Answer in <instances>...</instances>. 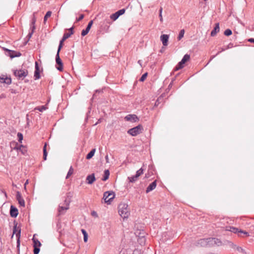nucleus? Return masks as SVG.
<instances>
[{"instance_id": "1", "label": "nucleus", "mask_w": 254, "mask_h": 254, "mask_svg": "<svg viewBox=\"0 0 254 254\" xmlns=\"http://www.w3.org/2000/svg\"><path fill=\"white\" fill-rule=\"evenodd\" d=\"M221 244V242L217 238H208L198 240L194 245L197 247H211L214 245L219 246Z\"/></svg>"}, {"instance_id": "2", "label": "nucleus", "mask_w": 254, "mask_h": 254, "mask_svg": "<svg viewBox=\"0 0 254 254\" xmlns=\"http://www.w3.org/2000/svg\"><path fill=\"white\" fill-rule=\"evenodd\" d=\"M225 230L226 231L233 232L235 234H237L239 237H248L249 236V233L248 232L243 231L241 229H239V228L234 227L233 226H226Z\"/></svg>"}, {"instance_id": "3", "label": "nucleus", "mask_w": 254, "mask_h": 254, "mask_svg": "<svg viewBox=\"0 0 254 254\" xmlns=\"http://www.w3.org/2000/svg\"><path fill=\"white\" fill-rule=\"evenodd\" d=\"M135 236L138 237L137 242L141 246L145 245L146 242L145 236L146 235V232L143 230H137L134 233Z\"/></svg>"}, {"instance_id": "4", "label": "nucleus", "mask_w": 254, "mask_h": 254, "mask_svg": "<svg viewBox=\"0 0 254 254\" xmlns=\"http://www.w3.org/2000/svg\"><path fill=\"white\" fill-rule=\"evenodd\" d=\"M118 212L120 216L125 220L127 218V204L125 203H121L118 207Z\"/></svg>"}, {"instance_id": "5", "label": "nucleus", "mask_w": 254, "mask_h": 254, "mask_svg": "<svg viewBox=\"0 0 254 254\" xmlns=\"http://www.w3.org/2000/svg\"><path fill=\"white\" fill-rule=\"evenodd\" d=\"M115 197V194L113 191H106L103 194V199L106 203L110 204Z\"/></svg>"}, {"instance_id": "6", "label": "nucleus", "mask_w": 254, "mask_h": 254, "mask_svg": "<svg viewBox=\"0 0 254 254\" xmlns=\"http://www.w3.org/2000/svg\"><path fill=\"white\" fill-rule=\"evenodd\" d=\"M143 130V126L141 125L133 127L128 130V134H129L132 136H135L141 133Z\"/></svg>"}, {"instance_id": "7", "label": "nucleus", "mask_w": 254, "mask_h": 254, "mask_svg": "<svg viewBox=\"0 0 254 254\" xmlns=\"http://www.w3.org/2000/svg\"><path fill=\"white\" fill-rule=\"evenodd\" d=\"M14 75L19 79H23L28 74V71L25 68H21L13 70Z\"/></svg>"}, {"instance_id": "8", "label": "nucleus", "mask_w": 254, "mask_h": 254, "mask_svg": "<svg viewBox=\"0 0 254 254\" xmlns=\"http://www.w3.org/2000/svg\"><path fill=\"white\" fill-rule=\"evenodd\" d=\"M59 53L60 52H57V54L56 56V62L57 64L56 68L59 71H62L63 70V64L61 59L60 58Z\"/></svg>"}, {"instance_id": "9", "label": "nucleus", "mask_w": 254, "mask_h": 254, "mask_svg": "<svg viewBox=\"0 0 254 254\" xmlns=\"http://www.w3.org/2000/svg\"><path fill=\"white\" fill-rule=\"evenodd\" d=\"M143 173V170L141 168L136 171V174L135 175L132 176L131 177H128V180H129V182L131 183L135 182L138 178Z\"/></svg>"}, {"instance_id": "10", "label": "nucleus", "mask_w": 254, "mask_h": 254, "mask_svg": "<svg viewBox=\"0 0 254 254\" xmlns=\"http://www.w3.org/2000/svg\"><path fill=\"white\" fill-rule=\"evenodd\" d=\"M64 206H61L60 205L58 208V212L59 214L60 215H62L64 214L65 211L68 209L69 208V202L67 201L66 200L64 202Z\"/></svg>"}, {"instance_id": "11", "label": "nucleus", "mask_w": 254, "mask_h": 254, "mask_svg": "<svg viewBox=\"0 0 254 254\" xmlns=\"http://www.w3.org/2000/svg\"><path fill=\"white\" fill-rule=\"evenodd\" d=\"M126 9L125 8L122 9L115 12L114 14H112L110 16V18L113 20H116L120 16L123 15L125 13Z\"/></svg>"}, {"instance_id": "12", "label": "nucleus", "mask_w": 254, "mask_h": 254, "mask_svg": "<svg viewBox=\"0 0 254 254\" xmlns=\"http://www.w3.org/2000/svg\"><path fill=\"white\" fill-rule=\"evenodd\" d=\"M169 38V35L167 34H163L160 36V40L164 46L168 45Z\"/></svg>"}, {"instance_id": "13", "label": "nucleus", "mask_w": 254, "mask_h": 254, "mask_svg": "<svg viewBox=\"0 0 254 254\" xmlns=\"http://www.w3.org/2000/svg\"><path fill=\"white\" fill-rule=\"evenodd\" d=\"M139 119L138 117L134 114H129L128 115V122H130L131 123H136L138 122Z\"/></svg>"}, {"instance_id": "14", "label": "nucleus", "mask_w": 254, "mask_h": 254, "mask_svg": "<svg viewBox=\"0 0 254 254\" xmlns=\"http://www.w3.org/2000/svg\"><path fill=\"white\" fill-rule=\"evenodd\" d=\"M40 68L38 65V64L37 62H35V70L34 72V75L35 80L38 79L40 78Z\"/></svg>"}, {"instance_id": "15", "label": "nucleus", "mask_w": 254, "mask_h": 254, "mask_svg": "<svg viewBox=\"0 0 254 254\" xmlns=\"http://www.w3.org/2000/svg\"><path fill=\"white\" fill-rule=\"evenodd\" d=\"M15 235L17 240V244L18 245H19V239H20V230L19 229V228L16 227V226L14 227L13 230V235Z\"/></svg>"}, {"instance_id": "16", "label": "nucleus", "mask_w": 254, "mask_h": 254, "mask_svg": "<svg viewBox=\"0 0 254 254\" xmlns=\"http://www.w3.org/2000/svg\"><path fill=\"white\" fill-rule=\"evenodd\" d=\"M95 180L96 179L94 174L88 175L86 179L87 184L89 185L92 184Z\"/></svg>"}, {"instance_id": "17", "label": "nucleus", "mask_w": 254, "mask_h": 254, "mask_svg": "<svg viewBox=\"0 0 254 254\" xmlns=\"http://www.w3.org/2000/svg\"><path fill=\"white\" fill-rule=\"evenodd\" d=\"M0 82L1 83H5L7 84H9L11 82V78L7 77L4 75L0 76Z\"/></svg>"}, {"instance_id": "18", "label": "nucleus", "mask_w": 254, "mask_h": 254, "mask_svg": "<svg viewBox=\"0 0 254 254\" xmlns=\"http://www.w3.org/2000/svg\"><path fill=\"white\" fill-rule=\"evenodd\" d=\"M157 183L156 181H154L153 182H152L151 184L149 185V186L147 187L146 190V192L148 193L150 191L153 190H154L156 187Z\"/></svg>"}, {"instance_id": "19", "label": "nucleus", "mask_w": 254, "mask_h": 254, "mask_svg": "<svg viewBox=\"0 0 254 254\" xmlns=\"http://www.w3.org/2000/svg\"><path fill=\"white\" fill-rule=\"evenodd\" d=\"M220 27L219 23H217L215 24V26L211 32V36L212 37L215 36L216 34L219 31Z\"/></svg>"}, {"instance_id": "20", "label": "nucleus", "mask_w": 254, "mask_h": 254, "mask_svg": "<svg viewBox=\"0 0 254 254\" xmlns=\"http://www.w3.org/2000/svg\"><path fill=\"white\" fill-rule=\"evenodd\" d=\"M16 198L17 200L18 201L19 204L22 206H24L25 205V202L24 199L22 198L20 193L19 192H17L16 194Z\"/></svg>"}, {"instance_id": "21", "label": "nucleus", "mask_w": 254, "mask_h": 254, "mask_svg": "<svg viewBox=\"0 0 254 254\" xmlns=\"http://www.w3.org/2000/svg\"><path fill=\"white\" fill-rule=\"evenodd\" d=\"M10 212L12 217H15L18 214L17 209L12 206H11Z\"/></svg>"}, {"instance_id": "22", "label": "nucleus", "mask_w": 254, "mask_h": 254, "mask_svg": "<svg viewBox=\"0 0 254 254\" xmlns=\"http://www.w3.org/2000/svg\"><path fill=\"white\" fill-rule=\"evenodd\" d=\"M185 64L184 63H182V61H181L177 65L175 66L174 68L175 71L179 70L182 68H183L184 67V65Z\"/></svg>"}, {"instance_id": "23", "label": "nucleus", "mask_w": 254, "mask_h": 254, "mask_svg": "<svg viewBox=\"0 0 254 254\" xmlns=\"http://www.w3.org/2000/svg\"><path fill=\"white\" fill-rule=\"evenodd\" d=\"M33 243H34V247H40L41 246V243L35 238V235H34L33 238L32 239Z\"/></svg>"}, {"instance_id": "24", "label": "nucleus", "mask_w": 254, "mask_h": 254, "mask_svg": "<svg viewBox=\"0 0 254 254\" xmlns=\"http://www.w3.org/2000/svg\"><path fill=\"white\" fill-rule=\"evenodd\" d=\"M18 152H20L22 154H25L27 152V149L25 146L23 145H21L19 146Z\"/></svg>"}, {"instance_id": "25", "label": "nucleus", "mask_w": 254, "mask_h": 254, "mask_svg": "<svg viewBox=\"0 0 254 254\" xmlns=\"http://www.w3.org/2000/svg\"><path fill=\"white\" fill-rule=\"evenodd\" d=\"M72 29L73 28H71L69 29L70 32L65 33L64 34L63 36L64 40H66V39L68 38L71 36V35L72 34Z\"/></svg>"}, {"instance_id": "26", "label": "nucleus", "mask_w": 254, "mask_h": 254, "mask_svg": "<svg viewBox=\"0 0 254 254\" xmlns=\"http://www.w3.org/2000/svg\"><path fill=\"white\" fill-rule=\"evenodd\" d=\"M109 175H110L109 171L108 170H105L104 171V176L102 179V180L104 181H106L109 178Z\"/></svg>"}, {"instance_id": "27", "label": "nucleus", "mask_w": 254, "mask_h": 254, "mask_svg": "<svg viewBox=\"0 0 254 254\" xmlns=\"http://www.w3.org/2000/svg\"><path fill=\"white\" fill-rule=\"evenodd\" d=\"M190 59V56L188 54H186L183 57V59H182V63H184V64H186L187 62H188Z\"/></svg>"}, {"instance_id": "28", "label": "nucleus", "mask_w": 254, "mask_h": 254, "mask_svg": "<svg viewBox=\"0 0 254 254\" xmlns=\"http://www.w3.org/2000/svg\"><path fill=\"white\" fill-rule=\"evenodd\" d=\"M95 149H93L86 156L87 159H91L94 155L95 152Z\"/></svg>"}, {"instance_id": "29", "label": "nucleus", "mask_w": 254, "mask_h": 254, "mask_svg": "<svg viewBox=\"0 0 254 254\" xmlns=\"http://www.w3.org/2000/svg\"><path fill=\"white\" fill-rule=\"evenodd\" d=\"M81 232L83 235V240L84 242H87L88 240V234L86 231L84 229L81 230Z\"/></svg>"}, {"instance_id": "30", "label": "nucleus", "mask_w": 254, "mask_h": 254, "mask_svg": "<svg viewBox=\"0 0 254 254\" xmlns=\"http://www.w3.org/2000/svg\"><path fill=\"white\" fill-rule=\"evenodd\" d=\"M163 98L162 97L160 96L159 97H158L155 103V106L157 107L159 106V105L163 101Z\"/></svg>"}, {"instance_id": "31", "label": "nucleus", "mask_w": 254, "mask_h": 254, "mask_svg": "<svg viewBox=\"0 0 254 254\" xmlns=\"http://www.w3.org/2000/svg\"><path fill=\"white\" fill-rule=\"evenodd\" d=\"M162 11H163V8H162V7H161L159 10V17L160 18V21L161 23H162L163 21V17H162Z\"/></svg>"}, {"instance_id": "32", "label": "nucleus", "mask_w": 254, "mask_h": 254, "mask_svg": "<svg viewBox=\"0 0 254 254\" xmlns=\"http://www.w3.org/2000/svg\"><path fill=\"white\" fill-rule=\"evenodd\" d=\"M184 33L185 30L184 29H182L180 31L179 36L178 37V40H180L184 37Z\"/></svg>"}, {"instance_id": "33", "label": "nucleus", "mask_w": 254, "mask_h": 254, "mask_svg": "<svg viewBox=\"0 0 254 254\" xmlns=\"http://www.w3.org/2000/svg\"><path fill=\"white\" fill-rule=\"evenodd\" d=\"M73 173V169L72 167H70L66 175V178L67 179L68 178H69L71 175H72Z\"/></svg>"}, {"instance_id": "34", "label": "nucleus", "mask_w": 254, "mask_h": 254, "mask_svg": "<svg viewBox=\"0 0 254 254\" xmlns=\"http://www.w3.org/2000/svg\"><path fill=\"white\" fill-rule=\"evenodd\" d=\"M147 72H145L144 73H143L141 76L140 77V78H139V80L141 82H143L144 81L145 79L147 77Z\"/></svg>"}, {"instance_id": "35", "label": "nucleus", "mask_w": 254, "mask_h": 254, "mask_svg": "<svg viewBox=\"0 0 254 254\" xmlns=\"http://www.w3.org/2000/svg\"><path fill=\"white\" fill-rule=\"evenodd\" d=\"M46 144H45L43 148V158L44 160H46L47 156V152L46 151Z\"/></svg>"}, {"instance_id": "36", "label": "nucleus", "mask_w": 254, "mask_h": 254, "mask_svg": "<svg viewBox=\"0 0 254 254\" xmlns=\"http://www.w3.org/2000/svg\"><path fill=\"white\" fill-rule=\"evenodd\" d=\"M224 34L225 36H229L232 34V32L231 29H227L225 30Z\"/></svg>"}, {"instance_id": "37", "label": "nucleus", "mask_w": 254, "mask_h": 254, "mask_svg": "<svg viewBox=\"0 0 254 254\" xmlns=\"http://www.w3.org/2000/svg\"><path fill=\"white\" fill-rule=\"evenodd\" d=\"M17 138H18V141L19 142V143H22V141L23 140V135L20 132H18L17 133Z\"/></svg>"}, {"instance_id": "38", "label": "nucleus", "mask_w": 254, "mask_h": 254, "mask_svg": "<svg viewBox=\"0 0 254 254\" xmlns=\"http://www.w3.org/2000/svg\"><path fill=\"white\" fill-rule=\"evenodd\" d=\"M51 14H52V12L50 11H49L46 13V14L44 17V20L45 22L46 21L47 19L51 16Z\"/></svg>"}, {"instance_id": "39", "label": "nucleus", "mask_w": 254, "mask_h": 254, "mask_svg": "<svg viewBox=\"0 0 254 254\" xmlns=\"http://www.w3.org/2000/svg\"><path fill=\"white\" fill-rule=\"evenodd\" d=\"M12 144L14 145V146L12 148V149L18 151L19 150V146L20 145L18 144L17 142H13Z\"/></svg>"}, {"instance_id": "40", "label": "nucleus", "mask_w": 254, "mask_h": 254, "mask_svg": "<svg viewBox=\"0 0 254 254\" xmlns=\"http://www.w3.org/2000/svg\"><path fill=\"white\" fill-rule=\"evenodd\" d=\"M65 40H64V38L63 37L62 39L60 41V44L59 46V48H58V52H60V50H61V49L63 47V43Z\"/></svg>"}, {"instance_id": "41", "label": "nucleus", "mask_w": 254, "mask_h": 254, "mask_svg": "<svg viewBox=\"0 0 254 254\" xmlns=\"http://www.w3.org/2000/svg\"><path fill=\"white\" fill-rule=\"evenodd\" d=\"M89 30H90V29H87V27L86 29L83 30L82 31V32H81V35L82 36H85L89 32Z\"/></svg>"}, {"instance_id": "42", "label": "nucleus", "mask_w": 254, "mask_h": 254, "mask_svg": "<svg viewBox=\"0 0 254 254\" xmlns=\"http://www.w3.org/2000/svg\"><path fill=\"white\" fill-rule=\"evenodd\" d=\"M47 109L44 106H41L40 107H38L36 108V110H39L40 112H43V111L46 110Z\"/></svg>"}, {"instance_id": "43", "label": "nucleus", "mask_w": 254, "mask_h": 254, "mask_svg": "<svg viewBox=\"0 0 254 254\" xmlns=\"http://www.w3.org/2000/svg\"><path fill=\"white\" fill-rule=\"evenodd\" d=\"M229 244V246L231 247L232 248L234 249H235L237 247V245H236L235 244H234V243H233L232 242H229L228 243Z\"/></svg>"}, {"instance_id": "44", "label": "nucleus", "mask_w": 254, "mask_h": 254, "mask_svg": "<svg viewBox=\"0 0 254 254\" xmlns=\"http://www.w3.org/2000/svg\"><path fill=\"white\" fill-rule=\"evenodd\" d=\"M40 251V247H34V254H38Z\"/></svg>"}, {"instance_id": "45", "label": "nucleus", "mask_w": 254, "mask_h": 254, "mask_svg": "<svg viewBox=\"0 0 254 254\" xmlns=\"http://www.w3.org/2000/svg\"><path fill=\"white\" fill-rule=\"evenodd\" d=\"M235 249H236L239 252L244 253L245 251L242 248L239 246H237Z\"/></svg>"}, {"instance_id": "46", "label": "nucleus", "mask_w": 254, "mask_h": 254, "mask_svg": "<svg viewBox=\"0 0 254 254\" xmlns=\"http://www.w3.org/2000/svg\"><path fill=\"white\" fill-rule=\"evenodd\" d=\"M84 14H80L79 17L78 18H77L76 19V22H78V21H79L80 20H81L83 18H84Z\"/></svg>"}, {"instance_id": "47", "label": "nucleus", "mask_w": 254, "mask_h": 254, "mask_svg": "<svg viewBox=\"0 0 254 254\" xmlns=\"http://www.w3.org/2000/svg\"><path fill=\"white\" fill-rule=\"evenodd\" d=\"M226 49H226H224V48H221V51L218 52L216 54V55H214V56H212L210 60H212V59H213V58H214L216 55H217L219 54L221 52H222V51H224Z\"/></svg>"}, {"instance_id": "48", "label": "nucleus", "mask_w": 254, "mask_h": 254, "mask_svg": "<svg viewBox=\"0 0 254 254\" xmlns=\"http://www.w3.org/2000/svg\"><path fill=\"white\" fill-rule=\"evenodd\" d=\"M91 214L92 216L94 217H98V214L97 212L95 211H93L91 212Z\"/></svg>"}, {"instance_id": "49", "label": "nucleus", "mask_w": 254, "mask_h": 254, "mask_svg": "<svg viewBox=\"0 0 254 254\" xmlns=\"http://www.w3.org/2000/svg\"><path fill=\"white\" fill-rule=\"evenodd\" d=\"M92 24H93V21H92V20H91V21H90L89 22V23H88V25H87V29H90V28H91V26H92Z\"/></svg>"}, {"instance_id": "50", "label": "nucleus", "mask_w": 254, "mask_h": 254, "mask_svg": "<svg viewBox=\"0 0 254 254\" xmlns=\"http://www.w3.org/2000/svg\"><path fill=\"white\" fill-rule=\"evenodd\" d=\"M92 24H93V21H92V20H91V21H90L89 22V23H88V25H87V29H90V28H91V26H92Z\"/></svg>"}, {"instance_id": "51", "label": "nucleus", "mask_w": 254, "mask_h": 254, "mask_svg": "<svg viewBox=\"0 0 254 254\" xmlns=\"http://www.w3.org/2000/svg\"><path fill=\"white\" fill-rule=\"evenodd\" d=\"M248 41L250 42V43H254V38H249L248 40Z\"/></svg>"}, {"instance_id": "52", "label": "nucleus", "mask_w": 254, "mask_h": 254, "mask_svg": "<svg viewBox=\"0 0 254 254\" xmlns=\"http://www.w3.org/2000/svg\"><path fill=\"white\" fill-rule=\"evenodd\" d=\"M132 254H139L137 250H134V251H133Z\"/></svg>"}, {"instance_id": "53", "label": "nucleus", "mask_w": 254, "mask_h": 254, "mask_svg": "<svg viewBox=\"0 0 254 254\" xmlns=\"http://www.w3.org/2000/svg\"><path fill=\"white\" fill-rule=\"evenodd\" d=\"M232 45H233V44H231V43H230V44H229L228 45L227 47L226 48V49H229V48H231V47H232Z\"/></svg>"}, {"instance_id": "54", "label": "nucleus", "mask_w": 254, "mask_h": 254, "mask_svg": "<svg viewBox=\"0 0 254 254\" xmlns=\"http://www.w3.org/2000/svg\"><path fill=\"white\" fill-rule=\"evenodd\" d=\"M28 184V180H27L24 184V188L26 189V186Z\"/></svg>"}, {"instance_id": "55", "label": "nucleus", "mask_w": 254, "mask_h": 254, "mask_svg": "<svg viewBox=\"0 0 254 254\" xmlns=\"http://www.w3.org/2000/svg\"><path fill=\"white\" fill-rule=\"evenodd\" d=\"M137 81H134V83H133V86L134 87L135 86H136V85L137 84Z\"/></svg>"}, {"instance_id": "56", "label": "nucleus", "mask_w": 254, "mask_h": 254, "mask_svg": "<svg viewBox=\"0 0 254 254\" xmlns=\"http://www.w3.org/2000/svg\"><path fill=\"white\" fill-rule=\"evenodd\" d=\"M106 159L107 162H108V156H106Z\"/></svg>"}]
</instances>
